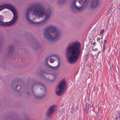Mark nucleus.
<instances>
[{"label":"nucleus","mask_w":120,"mask_h":120,"mask_svg":"<svg viewBox=\"0 0 120 120\" xmlns=\"http://www.w3.org/2000/svg\"><path fill=\"white\" fill-rule=\"evenodd\" d=\"M51 14V12L45 10L40 5L31 6L26 11V16L28 21L35 25L44 24L49 18Z\"/></svg>","instance_id":"nucleus-1"},{"label":"nucleus","mask_w":120,"mask_h":120,"mask_svg":"<svg viewBox=\"0 0 120 120\" xmlns=\"http://www.w3.org/2000/svg\"><path fill=\"white\" fill-rule=\"evenodd\" d=\"M95 42H94V43H93V45H94V46H95Z\"/></svg>","instance_id":"nucleus-33"},{"label":"nucleus","mask_w":120,"mask_h":120,"mask_svg":"<svg viewBox=\"0 0 120 120\" xmlns=\"http://www.w3.org/2000/svg\"><path fill=\"white\" fill-rule=\"evenodd\" d=\"M87 0H71V9L72 11L75 12L76 10L80 11L83 9L86 6V4Z\"/></svg>","instance_id":"nucleus-5"},{"label":"nucleus","mask_w":120,"mask_h":120,"mask_svg":"<svg viewBox=\"0 0 120 120\" xmlns=\"http://www.w3.org/2000/svg\"><path fill=\"white\" fill-rule=\"evenodd\" d=\"M55 110V106L53 105L49 108L47 111V116L49 117H51L54 113Z\"/></svg>","instance_id":"nucleus-8"},{"label":"nucleus","mask_w":120,"mask_h":120,"mask_svg":"<svg viewBox=\"0 0 120 120\" xmlns=\"http://www.w3.org/2000/svg\"><path fill=\"white\" fill-rule=\"evenodd\" d=\"M66 51L70 54L68 57L69 62L71 64L74 63L79 57L81 51V44L78 42L70 43L67 46Z\"/></svg>","instance_id":"nucleus-3"},{"label":"nucleus","mask_w":120,"mask_h":120,"mask_svg":"<svg viewBox=\"0 0 120 120\" xmlns=\"http://www.w3.org/2000/svg\"><path fill=\"white\" fill-rule=\"evenodd\" d=\"M44 37L49 41L55 42L57 41L61 35V31L55 26L51 25L45 29Z\"/></svg>","instance_id":"nucleus-4"},{"label":"nucleus","mask_w":120,"mask_h":120,"mask_svg":"<svg viewBox=\"0 0 120 120\" xmlns=\"http://www.w3.org/2000/svg\"><path fill=\"white\" fill-rule=\"evenodd\" d=\"M108 40V38L106 37L105 38V40L104 41V44H106V42L107 41V40Z\"/></svg>","instance_id":"nucleus-21"},{"label":"nucleus","mask_w":120,"mask_h":120,"mask_svg":"<svg viewBox=\"0 0 120 120\" xmlns=\"http://www.w3.org/2000/svg\"><path fill=\"white\" fill-rule=\"evenodd\" d=\"M120 114L118 113L116 115L115 117V120H120Z\"/></svg>","instance_id":"nucleus-14"},{"label":"nucleus","mask_w":120,"mask_h":120,"mask_svg":"<svg viewBox=\"0 0 120 120\" xmlns=\"http://www.w3.org/2000/svg\"><path fill=\"white\" fill-rule=\"evenodd\" d=\"M38 86L40 88L41 90H42L43 91V93L40 94L38 96H36L35 94V92H33V90L32 91L33 94L34 98L35 99H37L39 98L43 99L45 96L46 93V90L45 85L41 83H38Z\"/></svg>","instance_id":"nucleus-7"},{"label":"nucleus","mask_w":120,"mask_h":120,"mask_svg":"<svg viewBox=\"0 0 120 120\" xmlns=\"http://www.w3.org/2000/svg\"><path fill=\"white\" fill-rule=\"evenodd\" d=\"M106 45L105 44H103V49L102 51L103 52H105V50L106 49Z\"/></svg>","instance_id":"nucleus-19"},{"label":"nucleus","mask_w":120,"mask_h":120,"mask_svg":"<svg viewBox=\"0 0 120 120\" xmlns=\"http://www.w3.org/2000/svg\"><path fill=\"white\" fill-rule=\"evenodd\" d=\"M10 49L11 50H12L14 49V48L13 46H10Z\"/></svg>","instance_id":"nucleus-25"},{"label":"nucleus","mask_w":120,"mask_h":120,"mask_svg":"<svg viewBox=\"0 0 120 120\" xmlns=\"http://www.w3.org/2000/svg\"><path fill=\"white\" fill-rule=\"evenodd\" d=\"M58 64L55 67L56 70L58 69L61 66V59L58 60Z\"/></svg>","instance_id":"nucleus-12"},{"label":"nucleus","mask_w":120,"mask_h":120,"mask_svg":"<svg viewBox=\"0 0 120 120\" xmlns=\"http://www.w3.org/2000/svg\"><path fill=\"white\" fill-rule=\"evenodd\" d=\"M93 50L94 51H95V49H93Z\"/></svg>","instance_id":"nucleus-34"},{"label":"nucleus","mask_w":120,"mask_h":120,"mask_svg":"<svg viewBox=\"0 0 120 120\" xmlns=\"http://www.w3.org/2000/svg\"><path fill=\"white\" fill-rule=\"evenodd\" d=\"M96 109H97L98 110V111H99V108L98 107H97L96 108Z\"/></svg>","instance_id":"nucleus-32"},{"label":"nucleus","mask_w":120,"mask_h":120,"mask_svg":"<svg viewBox=\"0 0 120 120\" xmlns=\"http://www.w3.org/2000/svg\"><path fill=\"white\" fill-rule=\"evenodd\" d=\"M49 58H50L48 56L46 58V59L45 60V62H46V65L47 67V64H48V61L49 60Z\"/></svg>","instance_id":"nucleus-16"},{"label":"nucleus","mask_w":120,"mask_h":120,"mask_svg":"<svg viewBox=\"0 0 120 120\" xmlns=\"http://www.w3.org/2000/svg\"><path fill=\"white\" fill-rule=\"evenodd\" d=\"M16 82H15V81H14L11 84V86L12 87H13V86H15V84Z\"/></svg>","instance_id":"nucleus-23"},{"label":"nucleus","mask_w":120,"mask_h":120,"mask_svg":"<svg viewBox=\"0 0 120 120\" xmlns=\"http://www.w3.org/2000/svg\"><path fill=\"white\" fill-rule=\"evenodd\" d=\"M64 108H62L60 111V115H61L64 112Z\"/></svg>","instance_id":"nucleus-18"},{"label":"nucleus","mask_w":120,"mask_h":120,"mask_svg":"<svg viewBox=\"0 0 120 120\" xmlns=\"http://www.w3.org/2000/svg\"><path fill=\"white\" fill-rule=\"evenodd\" d=\"M40 73L41 74V75H43V73H45V74H49V73H48L46 72L44 70H42L40 71Z\"/></svg>","instance_id":"nucleus-15"},{"label":"nucleus","mask_w":120,"mask_h":120,"mask_svg":"<svg viewBox=\"0 0 120 120\" xmlns=\"http://www.w3.org/2000/svg\"><path fill=\"white\" fill-rule=\"evenodd\" d=\"M113 6V5L112 4H111L110 6V8H111H111Z\"/></svg>","instance_id":"nucleus-30"},{"label":"nucleus","mask_w":120,"mask_h":120,"mask_svg":"<svg viewBox=\"0 0 120 120\" xmlns=\"http://www.w3.org/2000/svg\"><path fill=\"white\" fill-rule=\"evenodd\" d=\"M55 61V59L53 58H50L49 60L50 62L51 63H53Z\"/></svg>","instance_id":"nucleus-20"},{"label":"nucleus","mask_w":120,"mask_h":120,"mask_svg":"<svg viewBox=\"0 0 120 120\" xmlns=\"http://www.w3.org/2000/svg\"><path fill=\"white\" fill-rule=\"evenodd\" d=\"M118 8L119 10H120V4H119L118 6Z\"/></svg>","instance_id":"nucleus-29"},{"label":"nucleus","mask_w":120,"mask_h":120,"mask_svg":"<svg viewBox=\"0 0 120 120\" xmlns=\"http://www.w3.org/2000/svg\"><path fill=\"white\" fill-rule=\"evenodd\" d=\"M49 56V57L50 58L52 57H56L58 59V60H60V57H59V56L57 55L54 54H52Z\"/></svg>","instance_id":"nucleus-10"},{"label":"nucleus","mask_w":120,"mask_h":120,"mask_svg":"<svg viewBox=\"0 0 120 120\" xmlns=\"http://www.w3.org/2000/svg\"><path fill=\"white\" fill-rule=\"evenodd\" d=\"M110 68L111 69L112 68H113L112 66V65L111 66H110Z\"/></svg>","instance_id":"nucleus-31"},{"label":"nucleus","mask_w":120,"mask_h":120,"mask_svg":"<svg viewBox=\"0 0 120 120\" xmlns=\"http://www.w3.org/2000/svg\"><path fill=\"white\" fill-rule=\"evenodd\" d=\"M47 67L52 69L55 70H56L55 67H54L52 66L49 65V64H47Z\"/></svg>","instance_id":"nucleus-13"},{"label":"nucleus","mask_w":120,"mask_h":120,"mask_svg":"<svg viewBox=\"0 0 120 120\" xmlns=\"http://www.w3.org/2000/svg\"><path fill=\"white\" fill-rule=\"evenodd\" d=\"M90 107H93V104L92 103H90Z\"/></svg>","instance_id":"nucleus-27"},{"label":"nucleus","mask_w":120,"mask_h":120,"mask_svg":"<svg viewBox=\"0 0 120 120\" xmlns=\"http://www.w3.org/2000/svg\"><path fill=\"white\" fill-rule=\"evenodd\" d=\"M86 112L87 113H88L89 112V104L87 103L86 104Z\"/></svg>","instance_id":"nucleus-11"},{"label":"nucleus","mask_w":120,"mask_h":120,"mask_svg":"<svg viewBox=\"0 0 120 120\" xmlns=\"http://www.w3.org/2000/svg\"><path fill=\"white\" fill-rule=\"evenodd\" d=\"M63 0L64 1V0H65L64 1H65V0H59V1L58 2V3L59 4H60L61 3H64V2H63Z\"/></svg>","instance_id":"nucleus-22"},{"label":"nucleus","mask_w":120,"mask_h":120,"mask_svg":"<svg viewBox=\"0 0 120 120\" xmlns=\"http://www.w3.org/2000/svg\"><path fill=\"white\" fill-rule=\"evenodd\" d=\"M120 54V53H119Z\"/></svg>","instance_id":"nucleus-35"},{"label":"nucleus","mask_w":120,"mask_h":120,"mask_svg":"<svg viewBox=\"0 0 120 120\" xmlns=\"http://www.w3.org/2000/svg\"><path fill=\"white\" fill-rule=\"evenodd\" d=\"M16 88L17 90H19L18 91L20 92L21 90L20 89H22V87L20 85H19L17 86Z\"/></svg>","instance_id":"nucleus-17"},{"label":"nucleus","mask_w":120,"mask_h":120,"mask_svg":"<svg viewBox=\"0 0 120 120\" xmlns=\"http://www.w3.org/2000/svg\"><path fill=\"white\" fill-rule=\"evenodd\" d=\"M104 32V30L103 29L101 30L100 32V34H103Z\"/></svg>","instance_id":"nucleus-24"},{"label":"nucleus","mask_w":120,"mask_h":120,"mask_svg":"<svg viewBox=\"0 0 120 120\" xmlns=\"http://www.w3.org/2000/svg\"><path fill=\"white\" fill-rule=\"evenodd\" d=\"M118 112H119V111H118V113H118Z\"/></svg>","instance_id":"nucleus-36"},{"label":"nucleus","mask_w":120,"mask_h":120,"mask_svg":"<svg viewBox=\"0 0 120 120\" xmlns=\"http://www.w3.org/2000/svg\"><path fill=\"white\" fill-rule=\"evenodd\" d=\"M27 93V94L28 95L26 96H25L26 97H28L30 95V93L29 92H28Z\"/></svg>","instance_id":"nucleus-28"},{"label":"nucleus","mask_w":120,"mask_h":120,"mask_svg":"<svg viewBox=\"0 0 120 120\" xmlns=\"http://www.w3.org/2000/svg\"><path fill=\"white\" fill-rule=\"evenodd\" d=\"M16 12L10 4L0 6V25L9 26L14 24L17 20Z\"/></svg>","instance_id":"nucleus-2"},{"label":"nucleus","mask_w":120,"mask_h":120,"mask_svg":"<svg viewBox=\"0 0 120 120\" xmlns=\"http://www.w3.org/2000/svg\"><path fill=\"white\" fill-rule=\"evenodd\" d=\"M100 40V38L99 37H98L97 38V40L99 42V41Z\"/></svg>","instance_id":"nucleus-26"},{"label":"nucleus","mask_w":120,"mask_h":120,"mask_svg":"<svg viewBox=\"0 0 120 120\" xmlns=\"http://www.w3.org/2000/svg\"><path fill=\"white\" fill-rule=\"evenodd\" d=\"M99 0H92L90 8L93 9L98 8L99 5Z\"/></svg>","instance_id":"nucleus-9"},{"label":"nucleus","mask_w":120,"mask_h":120,"mask_svg":"<svg viewBox=\"0 0 120 120\" xmlns=\"http://www.w3.org/2000/svg\"><path fill=\"white\" fill-rule=\"evenodd\" d=\"M66 83V81L64 79L61 81L58 85L56 87L55 93L58 96L61 95L64 91Z\"/></svg>","instance_id":"nucleus-6"}]
</instances>
